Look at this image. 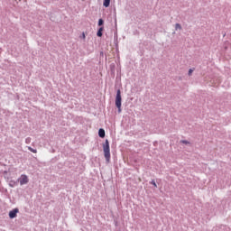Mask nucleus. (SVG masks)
<instances>
[{"instance_id":"obj_12","label":"nucleus","mask_w":231,"mask_h":231,"mask_svg":"<svg viewBox=\"0 0 231 231\" xmlns=\"http://www.w3.org/2000/svg\"><path fill=\"white\" fill-rule=\"evenodd\" d=\"M151 183H152V185H153V187H155V188L158 187V185H156V181L152 180Z\"/></svg>"},{"instance_id":"obj_13","label":"nucleus","mask_w":231,"mask_h":231,"mask_svg":"<svg viewBox=\"0 0 231 231\" xmlns=\"http://www.w3.org/2000/svg\"><path fill=\"white\" fill-rule=\"evenodd\" d=\"M192 73H194V69H189V75L190 76V75H192Z\"/></svg>"},{"instance_id":"obj_4","label":"nucleus","mask_w":231,"mask_h":231,"mask_svg":"<svg viewBox=\"0 0 231 231\" xmlns=\"http://www.w3.org/2000/svg\"><path fill=\"white\" fill-rule=\"evenodd\" d=\"M17 214H19V209L14 208L9 212V217L10 219H14V217H17Z\"/></svg>"},{"instance_id":"obj_3","label":"nucleus","mask_w":231,"mask_h":231,"mask_svg":"<svg viewBox=\"0 0 231 231\" xmlns=\"http://www.w3.org/2000/svg\"><path fill=\"white\" fill-rule=\"evenodd\" d=\"M19 181H20V185H26V183H28V181H29L28 176L21 175Z\"/></svg>"},{"instance_id":"obj_6","label":"nucleus","mask_w":231,"mask_h":231,"mask_svg":"<svg viewBox=\"0 0 231 231\" xmlns=\"http://www.w3.org/2000/svg\"><path fill=\"white\" fill-rule=\"evenodd\" d=\"M109 5H111V0H104L103 5L105 8L109 7Z\"/></svg>"},{"instance_id":"obj_15","label":"nucleus","mask_w":231,"mask_h":231,"mask_svg":"<svg viewBox=\"0 0 231 231\" xmlns=\"http://www.w3.org/2000/svg\"><path fill=\"white\" fill-rule=\"evenodd\" d=\"M26 143H30V139L25 140Z\"/></svg>"},{"instance_id":"obj_7","label":"nucleus","mask_w":231,"mask_h":231,"mask_svg":"<svg viewBox=\"0 0 231 231\" xmlns=\"http://www.w3.org/2000/svg\"><path fill=\"white\" fill-rule=\"evenodd\" d=\"M102 32H104V27H100L97 31V37H102Z\"/></svg>"},{"instance_id":"obj_8","label":"nucleus","mask_w":231,"mask_h":231,"mask_svg":"<svg viewBox=\"0 0 231 231\" xmlns=\"http://www.w3.org/2000/svg\"><path fill=\"white\" fill-rule=\"evenodd\" d=\"M180 143H184L185 145H189V144H190V142L186 141V140H181Z\"/></svg>"},{"instance_id":"obj_14","label":"nucleus","mask_w":231,"mask_h":231,"mask_svg":"<svg viewBox=\"0 0 231 231\" xmlns=\"http://www.w3.org/2000/svg\"><path fill=\"white\" fill-rule=\"evenodd\" d=\"M81 37L82 39H86V33L83 32Z\"/></svg>"},{"instance_id":"obj_5","label":"nucleus","mask_w":231,"mask_h":231,"mask_svg":"<svg viewBox=\"0 0 231 231\" xmlns=\"http://www.w3.org/2000/svg\"><path fill=\"white\" fill-rule=\"evenodd\" d=\"M98 136L100 138H105L106 137V131L104 129L100 128L99 131H98Z\"/></svg>"},{"instance_id":"obj_11","label":"nucleus","mask_w":231,"mask_h":231,"mask_svg":"<svg viewBox=\"0 0 231 231\" xmlns=\"http://www.w3.org/2000/svg\"><path fill=\"white\" fill-rule=\"evenodd\" d=\"M102 24H104V20L99 19L98 20V26H102Z\"/></svg>"},{"instance_id":"obj_1","label":"nucleus","mask_w":231,"mask_h":231,"mask_svg":"<svg viewBox=\"0 0 231 231\" xmlns=\"http://www.w3.org/2000/svg\"><path fill=\"white\" fill-rule=\"evenodd\" d=\"M103 151L105 154V158L106 162H109L111 160V152L109 148V141L106 139L105 143L103 144Z\"/></svg>"},{"instance_id":"obj_2","label":"nucleus","mask_w":231,"mask_h":231,"mask_svg":"<svg viewBox=\"0 0 231 231\" xmlns=\"http://www.w3.org/2000/svg\"><path fill=\"white\" fill-rule=\"evenodd\" d=\"M116 106L118 108V112H122V92L120 89L117 90L116 92Z\"/></svg>"},{"instance_id":"obj_10","label":"nucleus","mask_w":231,"mask_h":231,"mask_svg":"<svg viewBox=\"0 0 231 231\" xmlns=\"http://www.w3.org/2000/svg\"><path fill=\"white\" fill-rule=\"evenodd\" d=\"M175 30H181V24L176 23L175 24Z\"/></svg>"},{"instance_id":"obj_9","label":"nucleus","mask_w":231,"mask_h":231,"mask_svg":"<svg viewBox=\"0 0 231 231\" xmlns=\"http://www.w3.org/2000/svg\"><path fill=\"white\" fill-rule=\"evenodd\" d=\"M28 149L31 151V152H33L34 154H37V150L32 148V147H28Z\"/></svg>"}]
</instances>
